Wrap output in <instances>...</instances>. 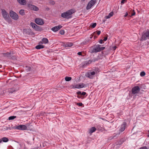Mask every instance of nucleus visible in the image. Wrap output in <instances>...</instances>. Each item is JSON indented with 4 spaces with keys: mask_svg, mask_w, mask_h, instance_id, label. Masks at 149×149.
<instances>
[{
    "mask_svg": "<svg viewBox=\"0 0 149 149\" xmlns=\"http://www.w3.org/2000/svg\"><path fill=\"white\" fill-rule=\"evenodd\" d=\"M91 38H92V37H90V39H91Z\"/></svg>",
    "mask_w": 149,
    "mask_h": 149,
    "instance_id": "nucleus-53",
    "label": "nucleus"
},
{
    "mask_svg": "<svg viewBox=\"0 0 149 149\" xmlns=\"http://www.w3.org/2000/svg\"><path fill=\"white\" fill-rule=\"evenodd\" d=\"M140 149H147L146 147H144L140 148Z\"/></svg>",
    "mask_w": 149,
    "mask_h": 149,
    "instance_id": "nucleus-43",
    "label": "nucleus"
},
{
    "mask_svg": "<svg viewBox=\"0 0 149 149\" xmlns=\"http://www.w3.org/2000/svg\"><path fill=\"white\" fill-rule=\"evenodd\" d=\"M30 25L36 31H38L40 30L39 27L33 22H31L30 23Z\"/></svg>",
    "mask_w": 149,
    "mask_h": 149,
    "instance_id": "nucleus-15",
    "label": "nucleus"
},
{
    "mask_svg": "<svg viewBox=\"0 0 149 149\" xmlns=\"http://www.w3.org/2000/svg\"><path fill=\"white\" fill-rule=\"evenodd\" d=\"M99 59L98 57L97 58H91L88 61H86L85 62V64L86 65L90 64L91 63L94 62L96 61H98Z\"/></svg>",
    "mask_w": 149,
    "mask_h": 149,
    "instance_id": "nucleus-8",
    "label": "nucleus"
},
{
    "mask_svg": "<svg viewBox=\"0 0 149 149\" xmlns=\"http://www.w3.org/2000/svg\"><path fill=\"white\" fill-rule=\"evenodd\" d=\"M77 95H81V96H84L86 94V93L85 92H83L82 93L80 91H79L77 93Z\"/></svg>",
    "mask_w": 149,
    "mask_h": 149,
    "instance_id": "nucleus-23",
    "label": "nucleus"
},
{
    "mask_svg": "<svg viewBox=\"0 0 149 149\" xmlns=\"http://www.w3.org/2000/svg\"><path fill=\"white\" fill-rule=\"evenodd\" d=\"M35 22L37 24L40 25H42L44 23L43 20L40 18H36L35 19Z\"/></svg>",
    "mask_w": 149,
    "mask_h": 149,
    "instance_id": "nucleus-12",
    "label": "nucleus"
},
{
    "mask_svg": "<svg viewBox=\"0 0 149 149\" xmlns=\"http://www.w3.org/2000/svg\"><path fill=\"white\" fill-rule=\"evenodd\" d=\"M62 26L61 25H59L58 26H56L52 27V30L54 32H56L58 31L59 30L61 29Z\"/></svg>",
    "mask_w": 149,
    "mask_h": 149,
    "instance_id": "nucleus-16",
    "label": "nucleus"
},
{
    "mask_svg": "<svg viewBox=\"0 0 149 149\" xmlns=\"http://www.w3.org/2000/svg\"><path fill=\"white\" fill-rule=\"evenodd\" d=\"M46 10H49V8L47 7L46 8Z\"/></svg>",
    "mask_w": 149,
    "mask_h": 149,
    "instance_id": "nucleus-49",
    "label": "nucleus"
},
{
    "mask_svg": "<svg viewBox=\"0 0 149 149\" xmlns=\"http://www.w3.org/2000/svg\"><path fill=\"white\" fill-rule=\"evenodd\" d=\"M24 32L26 33L28 35H29L30 32H31V30L29 29H26L24 30Z\"/></svg>",
    "mask_w": 149,
    "mask_h": 149,
    "instance_id": "nucleus-27",
    "label": "nucleus"
},
{
    "mask_svg": "<svg viewBox=\"0 0 149 149\" xmlns=\"http://www.w3.org/2000/svg\"><path fill=\"white\" fill-rule=\"evenodd\" d=\"M146 74L145 72L144 71L141 72L140 74V76L141 77H143L145 76Z\"/></svg>",
    "mask_w": 149,
    "mask_h": 149,
    "instance_id": "nucleus-33",
    "label": "nucleus"
},
{
    "mask_svg": "<svg viewBox=\"0 0 149 149\" xmlns=\"http://www.w3.org/2000/svg\"><path fill=\"white\" fill-rule=\"evenodd\" d=\"M140 90V88L139 86H134L132 89V94L133 95H135L139 93Z\"/></svg>",
    "mask_w": 149,
    "mask_h": 149,
    "instance_id": "nucleus-5",
    "label": "nucleus"
},
{
    "mask_svg": "<svg viewBox=\"0 0 149 149\" xmlns=\"http://www.w3.org/2000/svg\"><path fill=\"white\" fill-rule=\"evenodd\" d=\"M96 130V129L95 127H92L89 130V133L90 134H91L94 132Z\"/></svg>",
    "mask_w": 149,
    "mask_h": 149,
    "instance_id": "nucleus-20",
    "label": "nucleus"
},
{
    "mask_svg": "<svg viewBox=\"0 0 149 149\" xmlns=\"http://www.w3.org/2000/svg\"><path fill=\"white\" fill-rule=\"evenodd\" d=\"M33 67L29 66H26L25 67V69L27 72H29L32 70Z\"/></svg>",
    "mask_w": 149,
    "mask_h": 149,
    "instance_id": "nucleus-24",
    "label": "nucleus"
},
{
    "mask_svg": "<svg viewBox=\"0 0 149 149\" xmlns=\"http://www.w3.org/2000/svg\"><path fill=\"white\" fill-rule=\"evenodd\" d=\"M126 125V123L125 122H123V124L120 127V129L119 130L121 132H123L125 130Z\"/></svg>",
    "mask_w": 149,
    "mask_h": 149,
    "instance_id": "nucleus-14",
    "label": "nucleus"
},
{
    "mask_svg": "<svg viewBox=\"0 0 149 149\" xmlns=\"http://www.w3.org/2000/svg\"><path fill=\"white\" fill-rule=\"evenodd\" d=\"M65 31L63 30H61L60 31V33L61 35H63L64 34Z\"/></svg>",
    "mask_w": 149,
    "mask_h": 149,
    "instance_id": "nucleus-37",
    "label": "nucleus"
},
{
    "mask_svg": "<svg viewBox=\"0 0 149 149\" xmlns=\"http://www.w3.org/2000/svg\"><path fill=\"white\" fill-rule=\"evenodd\" d=\"M2 141L4 142H7L9 141L8 139L6 137H3L2 138Z\"/></svg>",
    "mask_w": 149,
    "mask_h": 149,
    "instance_id": "nucleus-28",
    "label": "nucleus"
},
{
    "mask_svg": "<svg viewBox=\"0 0 149 149\" xmlns=\"http://www.w3.org/2000/svg\"><path fill=\"white\" fill-rule=\"evenodd\" d=\"M45 46L44 45H39L36 46V48L37 49H41L44 48Z\"/></svg>",
    "mask_w": 149,
    "mask_h": 149,
    "instance_id": "nucleus-21",
    "label": "nucleus"
},
{
    "mask_svg": "<svg viewBox=\"0 0 149 149\" xmlns=\"http://www.w3.org/2000/svg\"><path fill=\"white\" fill-rule=\"evenodd\" d=\"M15 91V90H13L12 91H10V92H11V93H12L13 92H14V91Z\"/></svg>",
    "mask_w": 149,
    "mask_h": 149,
    "instance_id": "nucleus-50",
    "label": "nucleus"
},
{
    "mask_svg": "<svg viewBox=\"0 0 149 149\" xmlns=\"http://www.w3.org/2000/svg\"><path fill=\"white\" fill-rule=\"evenodd\" d=\"M148 132L149 133V134L148 135V137H149V130H148Z\"/></svg>",
    "mask_w": 149,
    "mask_h": 149,
    "instance_id": "nucleus-52",
    "label": "nucleus"
},
{
    "mask_svg": "<svg viewBox=\"0 0 149 149\" xmlns=\"http://www.w3.org/2000/svg\"><path fill=\"white\" fill-rule=\"evenodd\" d=\"M77 97L78 98H81V99H83L84 98V97L82 96L81 95H77Z\"/></svg>",
    "mask_w": 149,
    "mask_h": 149,
    "instance_id": "nucleus-34",
    "label": "nucleus"
},
{
    "mask_svg": "<svg viewBox=\"0 0 149 149\" xmlns=\"http://www.w3.org/2000/svg\"><path fill=\"white\" fill-rule=\"evenodd\" d=\"M2 141V139H0V143Z\"/></svg>",
    "mask_w": 149,
    "mask_h": 149,
    "instance_id": "nucleus-51",
    "label": "nucleus"
},
{
    "mask_svg": "<svg viewBox=\"0 0 149 149\" xmlns=\"http://www.w3.org/2000/svg\"><path fill=\"white\" fill-rule=\"evenodd\" d=\"M85 84L83 83L75 84L72 85L73 88H83Z\"/></svg>",
    "mask_w": 149,
    "mask_h": 149,
    "instance_id": "nucleus-9",
    "label": "nucleus"
},
{
    "mask_svg": "<svg viewBox=\"0 0 149 149\" xmlns=\"http://www.w3.org/2000/svg\"><path fill=\"white\" fill-rule=\"evenodd\" d=\"M86 41H87V42H88V40H87Z\"/></svg>",
    "mask_w": 149,
    "mask_h": 149,
    "instance_id": "nucleus-54",
    "label": "nucleus"
},
{
    "mask_svg": "<svg viewBox=\"0 0 149 149\" xmlns=\"http://www.w3.org/2000/svg\"><path fill=\"white\" fill-rule=\"evenodd\" d=\"M16 116H12L9 117L8 118L9 120H12L14 119L15 118H16Z\"/></svg>",
    "mask_w": 149,
    "mask_h": 149,
    "instance_id": "nucleus-31",
    "label": "nucleus"
},
{
    "mask_svg": "<svg viewBox=\"0 0 149 149\" xmlns=\"http://www.w3.org/2000/svg\"><path fill=\"white\" fill-rule=\"evenodd\" d=\"M19 13L22 15H24L25 14L24 10H21L19 11Z\"/></svg>",
    "mask_w": 149,
    "mask_h": 149,
    "instance_id": "nucleus-30",
    "label": "nucleus"
},
{
    "mask_svg": "<svg viewBox=\"0 0 149 149\" xmlns=\"http://www.w3.org/2000/svg\"><path fill=\"white\" fill-rule=\"evenodd\" d=\"M18 2L21 5H24L26 3V0H17Z\"/></svg>",
    "mask_w": 149,
    "mask_h": 149,
    "instance_id": "nucleus-19",
    "label": "nucleus"
},
{
    "mask_svg": "<svg viewBox=\"0 0 149 149\" xmlns=\"http://www.w3.org/2000/svg\"><path fill=\"white\" fill-rule=\"evenodd\" d=\"M99 42L100 44H102L103 43V40L102 39L100 40L99 41Z\"/></svg>",
    "mask_w": 149,
    "mask_h": 149,
    "instance_id": "nucleus-42",
    "label": "nucleus"
},
{
    "mask_svg": "<svg viewBox=\"0 0 149 149\" xmlns=\"http://www.w3.org/2000/svg\"><path fill=\"white\" fill-rule=\"evenodd\" d=\"M28 6L29 8L31 10L36 11H37L39 10V8L38 7L33 5L29 4Z\"/></svg>",
    "mask_w": 149,
    "mask_h": 149,
    "instance_id": "nucleus-11",
    "label": "nucleus"
},
{
    "mask_svg": "<svg viewBox=\"0 0 149 149\" xmlns=\"http://www.w3.org/2000/svg\"><path fill=\"white\" fill-rule=\"evenodd\" d=\"M149 40V30L143 32L141 37V40H146L147 39Z\"/></svg>",
    "mask_w": 149,
    "mask_h": 149,
    "instance_id": "nucleus-3",
    "label": "nucleus"
},
{
    "mask_svg": "<svg viewBox=\"0 0 149 149\" xmlns=\"http://www.w3.org/2000/svg\"><path fill=\"white\" fill-rule=\"evenodd\" d=\"M16 129L19 130H24L26 129L27 127L24 125H20L17 126Z\"/></svg>",
    "mask_w": 149,
    "mask_h": 149,
    "instance_id": "nucleus-13",
    "label": "nucleus"
},
{
    "mask_svg": "<svg viewBox=\"0 0 149 149\" xmlns=\"http://www.w3.org/2000/svg\"><path fill=\"white\" fill-rule=\"evenodd\" d=\"M117 48V47L116 46H114L113 47V48L114 50H115Z\"/></svg>",
    "mask_w": 149,
    "mask_h": 149,
    "instance_id": "nucleus-47",
    "label": "nucleus"
},
{
    "mask_svg": "<svg viewBox=\"0 0 149 149\" xmlns=\"http://www.w3.org/2000/svg\"><path fill=\"white\" fill-rule=\"evenodd\" d=\"M135 14L136 13L135 12V11L134 10H133L132 12V14L131 16L134 15H135Z\"/></svg>",
    "mask_w": 149,
    "mask_h": 149,
    "instance_id": "nucleus-36",
    "label": "nucleus"
},
{
    "mask_svg": "<svg viewBox=\"0 0 149 149\" xmlns=\"http://www.w3.org/2000/svg\"><path fill=\"white\" fill-rule=\"evenodd\" d=\"M126 0H122L121 2V3L124 4L125 1H126Z\"/></svg>",
    "mask_w": 149,
    "mask_h": 149,
    "instance_id": "nucleus-40",
    "label": "nucleus"
},
{
    "mask_svg": "<svg viewBox=\"0 0 149 149\" xmlns=\"http://www.w3.org/2000/svg\"><path fill=\"white\" fill-rule=\"evenodd\" d=\"M96 2V0H91L88 3L86 6V9L89 10L94 5Z\"/></svg>",
    "mask_w": 149,
    "mask_h": 149,
    "instance_id": "nucleus-7",
    "label": "nucleus"
},
{
    "mask_svg": "<svg viewBox=\"0 0 149 149\" xmlns=\"http://www.w3.org/2000/svg\"><path fill=\"white\" fill-rule=\"evenodd\" d=\"M107 37H105L104 38L103 40L104 41H105L107 40Z\"/></svg>",
    "mask_w": 149,
    "mask_h": 149,
    "instance_id": "nucleus-41",
    "label": "nucleus"
},
{
    "mask_svg": "<svg viewBox=\"0 0 149 149\" xmlns=\"http://www.w3.org/2000/svg\"><path fill=\"white\" fill-rule=\"evenodd\" d=\"M9 23H10L12 22L11 20V19L9 17L7 18L6 19H5Z\"/></svg>",
    "mask_w": 149,
    "mask_h": 149,
    "instance_id": "nucleus-32",
    "label": "nucleus"
},
{
    "mask_svg": "<svg viewBox=\"0 0 149 149\" xmlns=\"http://www.w3.org/2000/svg\"><path fill=\"white\" fill-rule=\"evenodd\" d=\"M128 15V14L127 12H126L125 13V15H124V17H127Z\"/></svg>",
    "mask_w": 149,
    "mask_h": 149,
    "instance_id": "nucleus-45",
    "label": "nucleus"
},
{
    "mask_svg": "<svg viewBox=\"0 0 149 149\" xmlns=\"http://www.w3.org/2000/svg\"><path fill=\"white\" fill-rule=\"evenodd\" d=\"M49 3L50 4H52V5H54L55 3V2L52 0L50 1Z\"/></svg>",
    "mask_w": 149,
    "mask_h": 149,
    "instance_id": "nucleus-38",
    "label": "nucleus"
},
{
    "mask_svg": "<svg viewBox=\"0 0 149 149\" xmlns=\"http://www.w3.org/2000/svg\"><path fill=\"white\" fill-rule=\"evenodd\" d=\"M4 56L8 57V58H10L11 57V54L10 53L7 52L3 54Z\"/></svg>",
    "mask_w": 149,
    "mask_h": 149,
    "instance_id": "nucleus-25",
    "label": "nucleus"
},
{
    "mask_svg": "<svg viewBox=\"0 0 149 149\" xmlns=\"http://www.w3.org/2000/svg\"><path fill=\"white\" fill-rule=\"evenodd\" d=\"M72 79V78L70 77H66L65 78V80L66 81H69L71 80Z\"/></svg>",
    "mask_w": 149,
    "mask_h": 149,
    "instance_id": "nucleus-29",
    "label": "nucleus"
},
{
    "mask_svg": "<svg viewBox=\"0 0 149 149\" xmlns=\"http://www.w3.org/2000/svg\"><path fill=\"white\" fill-rule=\"evenodd\" d=\"M125 141V139L122 138L120 139L119 141H117L116 143V144L117 145H121L123 144V143Z\"/></svg>",
    "mask_w": 149,
    "mask_h": 149,
    "instance_id": "nucleus-18",
    "label": "nucleus"
},
{
    "mask_svg": "<svg viewBox=\"0 0 149 149\" xmlns=\"http://www.w3.org/2000/svg\"><path fill=\"white\" fill-rule=\"evenodd\" d=\"M42 41L43 43L45 44H46L48 43L49 41L48 39L47 38H43L42 39Z\"/></svg>",
    "mask_w": 149,
    "mask_h": 149,
    "instance_id": "nucleus-26",
    "label": "nucleus"
},
{
    "mask_svg": "<svg viewBox=\"0 0 149 149\" xmlns=\"http://www.w3.org/2000/svg\"><path fill=\"white\" fill-rule=\"evenodd\" d=\"M95 73L94 71H88L85 74V76L89 79H93L95 75Z\"/></svg>",
    "mask_w": 149,
    "mask_h": 149,
    "instance_id": "nucleus-6",
    "label": "nucleus"
},
{
    "mask_svg": "<svg viewBox=\"0 0 149 149\" xmlns=\"http://www.w3.org/2000/svg\"><path fill=\"white\" fill-rule=\"evenodd\" d=\"M105 48V47H101V45H95L90 48L89 52L91 53H96L101 51Z\"/></svg>",
    "mask_w": 149,
    "mask_h": 149,
    "instance_id": "nucleus-1",
    "label": "nucleus"
},
{
    "mask_svg": "<svg viewBox=\"0 0 149 149\" xmlns=\"http://www.w3.org/2000/svg\"><path fill=\"white\" fill-rule=\"evenodd\" d=\"M72 43L71 42H66L64 43L63 45V46L65 47H70L73 45Z\"/></svg>",
    "mask_w": 149,
    "mask_h": 149,
    "instance_id": "nucleus-17",
    "label": "nucleus"
},
{
    "mask_svg": "<svg viewBox=\"0 0 149 149\" xmlns=\"http://www.w3.org/2000/svg\"><path fill=\"white\" fill-rule=\"evenodd\" d=\"M101 31H98L97 33V34L98 35H99L100 34Z\"/></svg>",
    "mask_w": 149,
    "mask_h": 149,
    "instance_id": "nucleus-46",
    "label": "nucleus"
},
{
    "mask_svg": "<svg viewBox=\"0 0 149 149\" xmlns=\"http://www.w3.org/2000/svg\"><path fill=\"white\" fill-rule=\"evenodd\" d=\"M113 12H111L109 13L108 15L105 16V17L106 19H109L113 15Z\"/></svg>",
    "mask_w": 149,
    "mask_h": 149,
    "instance_id": "nucleus-22",
    "label": "nucleus"
},
{
    "mask_svg": "<svg viewBox=\"0 0 149 149\" xmlns=\"http://www.w3.org/2000/svg\"><path fill=\"white\" fill-rule=\"evenodd\" d=\"M1 12L3 17L5 19H6L9 17L8 13L5 10L2 9Z\"/></svg>",
    "mask_w": 149,
    "mask_h": 149,
    "instance_id": "nucleus-10",
    "label": "nucleus"
},
{
    "mask_svg": "<svg viewBox=\"0 0 149 149\" xmlns=\"http://www.w3.org/2000/svg\"><path fill=\"white\" fill-rule=\"evenodd\" d=\"M96 25V23H93L91 25V27L92 28H95Z\"/></svg>",
    "mask_w": 149,
    "mask_h": 149,
    "instance_id": "nucleus-35",
    "label": "nucleus"
},
{
    "mask_svg": "<svg viewBox=\"0 0 149 149\" xmlns=\"http://www.w3.org/2000/svg\"><path fill=\"white\" fill-rule=\"evenodd\" d=\"M43 43L42 41H40L39 43V44L40 45V44H42Z\"/></svg>",
    "mask_w": 149,
    "mask_h": 149,
    "instance_id": "nucleus-48",
    "label": "nucleus"
},
{
    "mask_svg": "<svg viewBox=\"0 0 149 149\" xmlns=\"http://www.w3.org/2000/svg\"><path fill=\"white\" fill-rule=\"evenodd\" d=\"M75 12V10L72 9L61 13V16L63 18L70 19L72 17V14Z\"/></svg>",
    "mask_w": 149,
    "mask_h": 149,
    "instance_id": "nucleus-2",
    "label": "nucleus"
},
{
    "mask_svg": "<svg viewBox=\"0 0 149 149\" xmlns=\"http://www.w3.org/2000/svg\"><path fill=\"white\" fill-rule=\"evenodd\" d=\"M76 104L77 105L79 106H81L83 105V104L81 102L77 103Z\"/></svg>",
    "mask_w": 149,
    "mask_h": 149,
    "instance_id": "nucleus-39",
    "label": "nucleus"
},
{
    "mask_svg": "<svg viewBox=\"0 0 149 149\" xmlns=\"http://www.w3.org/2000/svg\"><path fill=\"white\" fill-rule=\"evenodd\" d=\"M10 15L13 19L15 20H17L19 18L18 15L16 13L12 10H10Z\"/></svg>",
    "mask_w": 149,
    "mask_h": 149,
    "instance_id": "nucleus-4",
    "label": "nucleus"
},
{
    "mask_svg": "<svg viewBox=\"0 0 149 149\" xmlns=\"http://www.w3.org/2000/svg\"><path fill=\"white\" fill-rule=\"evenodd\" d=\"M77 54L79 55H82V53L81 52H79Z\"/></svg>",
    "mask_w": 149,
    "mask_h": 149,
    "instance_id": "nucleus-44",
    "label": "nucleus"
}]
</instances>
